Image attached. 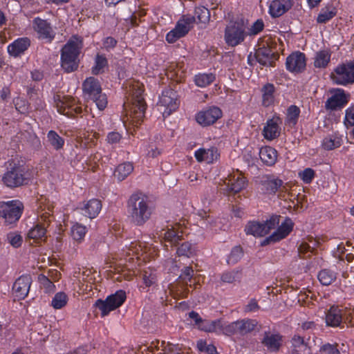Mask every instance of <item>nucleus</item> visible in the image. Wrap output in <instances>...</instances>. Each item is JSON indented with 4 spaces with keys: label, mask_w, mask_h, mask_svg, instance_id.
I'll list each match as a JSON object with an SVG mask.
<instances>
[{
    "label": "nucleus",
    "mask_w": 354,
    "mask_h": 354,
    "mask_svg": "<svg viewBox=\"0 0 354 354\" xmlns=\"http://www.w3.org/2000/svg\"><path fill=\"white\" fill-rule=\"evenodd\" d=\"M117 44L118 41L113 37H106L102 39V48L107 52L113 50Z\"/></svg>",
    "instance_id": "59"
},
{
    "label": "nucleus",
    "mask_w": 354,
    "mask_h": 354,
    "mask_svg": "<svg viewBox=\"0 0 354 354\" xmlns=\"http://www.w3.org/2000/svg\"><path fill=\"white\" fill-rule=\"evenodd\" d=\"M277 151L270 146L262 147L259 150V158L267 166L274 165L277 160Z\"/></svg>",
    "instance_id": "35"
},
{
    "label": "nucleus",
    "mask_w": 354,
    "mask_h": 354,
    "mask_svg": "<svg viewBox=\"0 0 354 354\" xmlns=\"http://www.w3.org/2000/svg\"><path fill=\"white\" fill-rule=\"evenodd\" d=\"M57 111L70 118H75L76 116L81 115L83 109L82 106L74 104V99L68 100H59L56 102Z\"/></svg>",
    "instance_id": "22"
},
{
    "label": "nucleus",
    "mask_w": 354,
    "mask_h": 354,
    "mask_svg": "<svg viewBox=\"0 0 354 354\" xmlns=\"http://www.w3.org/2000/svg\"><path fill=\"white\" fill-rule=\"evenodd\" d=\"M246 178L241 174L230 175L227 183V194L239 193L246 187Z\"/></svg>",
    "instance_id": "29"
},
{
    "label": "nucleus",
    "mask_w": 354,
    "mask_h": 354,
    "mask_svg": "<svg viewBox=\"0 0 354 354\" xmlns=\"http://www.w3.org/2000/svg\"><path fill=\"white\" fill-rule=\"evenodd\" d=\"M260 308L257 300L252 299L249 303L245 306L244 311L245 313L256 312Z\"/></svg>",
    "instance_id": "64"
},
{
    "label": "nucleus",
    "mask_w": 354,
    "mask_h": 354,
    "mask_svg": "<svg viewBox=\"0 0 354 354\" xmlns=\"http://www.w3.org/2000/svg\"><path fill=\"white\" fill-rule=\"evenodd\" d=\"M264 28V23L261 19L255 21L247 31L249 36L257 35L260 33Z\"/></svg>",
    "instance_id": "54"
},
{
    "label": "nucleus",
    "mask_w": 354,
    "mask_h": 354,
    "mask_svg": "<svg viewBox=\"0 0 354 354\" xmlns=\"http://www.w3.org/2000/svg\"><path fill=\"white\" fill-rule=\"evenodd\" d=\"M126 299V292L123 290H118L114 294L109 295L104 300L101 299L96 300L94 306L101 311V316L105 317L110 312L120 307Z\"/></svg>",
    "instance_id": "8"
},
{
    "label": "nucleus",
    "mask_w": 354,
    "mask_h": 354,
    "mask_svg": "<svg viewBox=\"0 0 354 354\" xmlns=\"http://www.w3.org/2000/svg\"><path fill=\"white\" fill-rule=\"evenodd\" d=\"M129 218L136 226H143L151 218L153 207L149 197L140 191L133 192L127 202Z\"/></svg>",
    "instance_id": "1"
},
{
    "label": "nucleus",
    "mask_w": 354,
    "mask_h": 354,
    "mask_svg": "<svg viewBox=\"0 0 354 354\" xmlns=\"http://www.w3.org/2000/svg\"><path fill=\"white\" fill-rule=\"evenodd\" d=\"M294 223L289 217H286L278 228L271 235L261 241L262 246L268 245L272 243H276L287 237L292 231Z\"/></svg>",
    "instance_id": "18"
},
{
    "label": "nucleus",
    "mask_w": 354,
    "mask_h": 354,
    "mask_svg": "<svg viewBox=\"0 0 354 354\" xmlns=\"http://www.w3.org/2000/svg\"><path fill=\"white\" fill-rule=\"evenodd\" d=\"M102 207V201L100 199L91 198L80 204L77 209L83 216L93 219L99 215Z\"/></svg>",
    "instance_id": "23"
},
{
    "label": "nucleus",
    "mask_w": 354,
    "mask_h": 354,
    "mask_svg": "<svg viewBox=\"0 0 354 354\" xmlns=\"http://www.w3.org/2000/svg\"><path fill=\"white\" fill-rule=\"evenodd\" d=\"M342 322V310L338 306L333 305L326 313V326L337 327Z\"/></svg>",
    "instance_id": "31"
},
{
    "label": "nucleus",
    "mask_w": 354,
    "mask_h": 354,
    "mask_svg": "<svg viewBox=\"0 0 354 354\" xmlns=\"http://www.w3.org/2000/svg\"><path fill=\"white\" fill-rule=\"evenodd\" d=\"M38 280L43 288L45 289V292L46 293H50L55 291V286L53 281L49 279L48 276L41 274L38 276Z\"/></svg>",
    "instance_id": "50"
},
{
    "label": "nucleus",
    "mask_w": 354,
    "mask_h": 354,
    "mask_svg": "<svg viewBox=\"0 0 354 354\" xmlns=\"http://www.w3.org/2000/svg\"><path fill=\"white\" fill-rule=\"evenodd\" d=\"M142 281L145 286H140V288L144 290L147 288H149L156 282V275L149 271L145 270L142 274Z\"/></svg>",
    "instance_id": "53"
},
{
    "label": "nucleus",
    "mask_w": 354,
    "mask_h": 354,
    "mask_svg": "<svg viewBox=\"0 0 354 354\" xmlns=\"http://www.w3.org/2000/svg\"><path fill=\"white\" fill-rule=\"evenodd\" d=\"M32 283L30 274H26L19 277L12 285V292L19 300L24 299L28 295Z\"/></svg>",
    "instance_id": "21"
},
{
    "label": "nucleus",
    "mask_w": 354,
    "mask_h": 354,
    "mask_svg": "<svg viewBox=\"0 0 354 354\" xmlns=\"http://www.w3.org/2000/svg\"><path fill=\"white\" fill-rule=\"evenodd\" d=\"M300 109L296 105H290L286 111V116L285 119L286 124L290 127H295L299 120L300 115Z\"/></svg>",
    "instance_id": "42"
},
{
    "label": "nucleus",
    "mask_w": 354,
    "mask_h": 354,
    "mask_svg": "<svg viewBox=\"0 0 354 354\" xmlns=\"http://www.w3.org/2000/svg\"><path fill=\"white\" fill-rule=\"evenodd\" d=\"M259 187L261 193L268 196L279 195L285 189L284 182L273 174L263 176Z\"/></svg>",
    "instance_id": "13"
},
{
    "label": "nucleus",
    "mask_w": 354,
    "mask_h": 354,
    "mask_svg": "<svg viewBox=\"0 0 354 354\" xmlns=\"http://www.w3.org/2000/svg\"><path fill=\"white\" fill-rule=\"evenodd\" d=\"M84 46L83 37L73 35L60 50V66L66 73L76 71L80 66V56Z\"/></svg>",
    "instance_id": "2"
},
{
    "label": "nucleus",
    "mask_w": 354,
    "mask_h": 354,
    "mask_svg": "<svg viewBox=\"0 0 354 354\" xmlns=\"http://www.w3.org/2000/svg\"><path fill=\"white\" fill-rule=\"evenodd\" d=\"M337 14V9L333 4H328L321 8L318 14L316 21L317 24H326L334 18Z\"/></svg>",
    "instance_id": "37"
},
{
    "label": "nucleus",
    "mask_w": 354,
    "mask_h": 354,
    "mask_svg": "<svg viewBox=\"0 0 354 354\" xmlns=\"http://www.w3.org/2000/svg\"><path fill=\"white\" fill-rule=\"evenodd\" d=\"M133 165L130 162H124L118 165L114 170V176L118 181L126 179L133 171Z\"/></svg>",
    "instance_id": "39"
},
{
    "label": "nucleus",
    "mask_w": 354,
    "mask_h": 354,
    "mask_svg": "<svg viewBox=\"0 0 354 354\" xmlns=\"http://www.w3.org/2000/svg\"><path fill=\"white\" fill-rule=\"evenodd\" d=\"M332 52L329 48L317 51L313 58V66L316 68H326L331 60Z\"/></svg>",
    "instance_id": "30"
},
{
    "label": "nucleus",
    "mask_w": 354,
    "mask_h": 354,
    "mask_svg": "<svg viewBox=\"0 0 354 354\" xmlns=\"http://www.w3.org/2000/svg\"><path fill=\"white\" fill-rule=\"evenodd\" d=\"M8 243L15 248H19L23 242L22 236L15 232H10L7 234Z\"/></svg>",
    "instance_id": "55"
},
{
    "label": "nucleus",
    "mask_w": 354,
    "mask_h": 354,
    "mask_svg": "<svg viewBox=\"0 0 354 354\" xmlns=\"http://www.w3.org/2000/svg\"><path fill=\"white\" fill-rule=\"evenodd\" d=\"M47 140L52 148L56 151L62 149L65 143L64 139L54 130H50L47 133Z\"/></svg>",
    "instance_id": "41"
},
{
    "label": "nucleus",
    "mask_w": 354,
    "mask_h": 354,
    "mask_svg": "<svg viewBox=\"0 0 354 354\" xmlns=\"http://www.w3.org/2000/svg\"><path fill=\"white\" fill-rule=\"evenodd\" d=\"M336 273L329 269H323L318 273L317 278L324 286L330 285L336 279Z\"/></svg>",
    "instance_id": "44"
},
{
    "label": "nucleus",
    "mask_w": 354,
    "mask_h": 354,
    "mask_svg": "<svg viewBox=\"0 0 354 354\" xmlns=\"http://www.w3.org/2000/svg\"><path fill=\"white\" fill-rule=\"evenodd\" d=\"M262 344L270 353H277L283 344V336L279 333L266 331L261 340Z\"/></svg>",
    "instance_id": "27"
},
{
    "label": "nucleus",
    "mask_w": 354,
    "mask_h": 354,
    "mask_svg": "<svg viewBox=\"0 0 354 354\" xmlns=\"http://www.w3.org/2000/svg\"><path fill=\"white\" fill-rule=\"evenodd\" d=\"M68 297L64 292H57L51 301V306L55 309H62L68 302Z\"/></svg>",
    "instance_id": "48"
},
{
    "label": "nucleus",
    "mask_w": 354,
    "mask_h": 354,
    "mask_svg": "<svg viewBox=\"0 0 354 354\" xmlns=\"http://www.w3.org/2000/svg\"><path fill=\"white\" fill-rule=\"evenodd\" d=\"M299 176L304 183L309 184L314 179L315 172L313 169L308 167L299 172Z\"/></svg>",
    "instance_id": "57"
},
{
    "label": "nucleus",
    "mask_w": 354,
    "mask_h": 354,
    "mask_svg": "<svg viewBox=\"0 0 354 354\" xmlns=\"http://www.w3.org/2000/svg\"><path fill=\"white\" fill-rule=\"evenodd\" d=\"M210 332L216 335H223L228 336V333L226 332L227 328L229 326V323L225 322L223 319H216L211 320Z\"/></svg>",
    "instance_id": "43"
},
{
    "label": "nucleus",
    "mask_w": 354,
    "mask_h": 354,
    "mask_svg": "<svg viewBox=\"0 0 354 354\" xmlns=\"http://www.w3.org/2000/svg\"><path fill=\"white\" fill-rule=\"evenodd\" d=\"M223 116L222 110L216 106H207L195 115L196 122L203 127L215 124Z\"/></svg>",
    "instance_id": "15"
},
{
    "label": "nucleus",
    "mask_w": 354,
    "mask_h": 354,
    "mask_svg": "<svg viewBox=\"0 0 354 354\" xmlns=\"http://www.w3.org/2000/svg\"><path fill=\"white\" fill-rule=\"evenodd\" d=\"M319 352L322 354H340L339 349L337 348V344H332L326 343L323 344L320 348Z\"/></svg>",
    "instance_id": "58"
},
{
    "label": "nucleus",
    "mask_w": 354,
    "mask_h": 354,
    "mask_svg": "<svg viewBox=\"0 0 354 354\" xmlns=\"http://www.w3.org/2000/svg\"><path fill=\"white\" fill-rule=\"evenodd\" d=\"M258 325L254 319L243 318L229 323L226 332L228 337L234 335L245 336L253 332Z\"/></svg>",
    "instance_id": "12"
},
{
    "label": "nucleus",
    "mask_w": 354,
    "mask_h": 354,
    "mask_svg": "<svg viewBox=\"0 0 354 354\" xmlns=\"http://www.w3.org/2000/svg\"><path fill=\"white\" fill-rule=\"evenodd\" d=\"M84 95L88 99L93 100L99 110H104L108 104L107 97L102 92L100 82L94 77H87L82 84Z\"/></svg>",
    "instance_id": "4"
},
{
    "label": "nucleus",
    "mask_w": 354,
    "mask_h": 354,
    "mask_svg": "<svg viewBox=\"0 0 354 354\" xmlns=\"http://www.w3.org/2000/svg\"><path fill=\"white\" fill-rule=\"evenodd\" d=\"M243 254V249L240 245L234 246L231 250L227 259V263L229 265H234L241 260Z\"/></svg>",
    "instance_id": "49"
},
{
    "label": "nucleus",
    "mask_w": 354,
    "mask_h": 354,
    "mask_svg": "<svg viewBox=\"0 0 354 354\" xmlns=\"http://www.w3.org/2000/svg\"><path fill=\"white\" fill-rule=\"evenodd\" d=\"M182 37H183L182 34L176 30V28L174 27L172 30L167 33L165 39L168 43L174 44Z\"/></svg>",
    "instance_id": "60"
},
{
    "label": "nucleus",
    "mask_w": 354,
    "mask_h": 354,
    "mask_svg": "<svg viewBox=\"0 0 354 354\" xmlns=\"http://www.w3.org/2000/svg\"><path fill=\"white\" fill-rule=\"evenodd\" d=\"M24 205L18 200L0 201V218L6 225H15L21 218Z\"/></svg>",
    "instance_id": "7"
},
{
    "label": "nucleus",
    "mask_w": 354,
    "mask_h": 354,
    "mask_svg": "<svg viewBox=\"0 0 354 354\" xmlns=\"http://www.w3.org/2000/svg\"><path fill=\"white\" fill-rule=\"evenodd\" d=\"M194 276V270L191 266L185 267L181 272L179 279L186 285L192 281Z\"/></svg>",
    "instance_id": "56"
},
{
    "label": "nucleus",
    "mask_w": 354,
    "mask_h": 354,
    "mask_svg": "<svg viewBox=\"0 0 354 354\" xmlns=\"http://www.w3.org/2000/svg\"><path fill=\"white\" fill-rule=\"evenodd\" d=\"M177 254L178 256H184L190 257L194 253V248L192 245L189 242H185L180 245L177 249Z\"/></svg>",
    "instance_id": "51"
},
{
    "label": "nucleus",
    "mask_w": 354,
    "mask_h": 354,
    "mask_svg": "<svg viewBox=\"0 0 354 354\" xmlns=\"http://www.w3.org/2000/svg\"><path fill=\"white\" fill-rule=\"evenodd\" d=\"M14 104L17 111H18L21 113H24L28 110V106L26 103V101L21 99L17 98L14 100Z\"/></svg>",
    "instance_id": "63"
},
{
    "label": "nucleus",
    "mask_w": 354,
    "mask_h": 354,
    "mask_svg": "<svg viewBox=\"0 0 354 354\" xmlns=\"http://www.w3.org/2000/svg\"><path fill=\"white\" fill-rule=\"evenodd\" d=\"M287 71L292 73H301L306 68V57L304 53L295 51L290 54L286 60Z\"/></svg>",
    "instance_id": "20"
},
{
    "label": "nucleus",
    "mask_w": 354,
    "mask_h": 354,
    "mask_svg": "<svg viewBox=\"0 0 354 354\" xmlns=\"http://www.w3.org/2000/svg\"><path fill=\"white\" fill-rule=\"evenodd\" d=\"M180 100L177 92L171 88H165L162 91L159 97L158 105L164 107V117L170 115L179 106Z\"/></svg>",
    "instance_id": "16"
},
{
    "label": "nucleus",
    "mask_w": 354,
    "mask_h": 354,
    "mask_svg": "<svg viewBox=\"0 0 354 354\" xmlns=\"http://www.w3.org/2000/svg\"><path fill=\"white\" fill-rule=\"evenodd\" d=\"M344 124L346 127V129H348L350 127L354 128V105L348 106L345 110Z\"/></svg>",
    "instance_id": "52"
},
{
    "label": "nucleus",
    "mask_w": 354,
    "mask_h": 354,
    "mask_svg": "<svg viewBox=\"0 0 354 354\" xmlns=\"http://www.w3.org/2000/svg\"><path fill=\"white\" fill-rule=\"evenodd\" d=\"M279 224V217L272 216L269 219L261 223L257 221H250L245 226L244 231L247 235L262 237L268 234L271 230Z\"/></svg>",
    "instance_id": "10"
},
{
    "label": "nucleus",
    "mask_w": 354,
    "mask_h": 354,
    "mask_svg": "<svg viewBox=\"0 0 354 354\" xmlns=\"http://www.w3.org/2000/svg\"><path fill=\"white\" fill-rule=\"evenodd\" d=\"M247 36L246 27L243 19L230 21L225 28L224 40L229 46H237L245 41Z\"/></svg>",
    "instance_id": "5"
},
{
    "label": "nucleus",
    "mask_w": 354,
    "mask_h": 354,
    "mask_svg": "<svg viewBox=\"0 0 354 354\" xmlns=\"http://www.w3.org/2000/svg\"><path fill=\"white\" fill-rule=\"evenodd\" d=\"M71 233L75 241L81 242L87 233V228L85 225L76 222L72 225Z\"/></svg>",
    "instance_id": "45"
},
{
    "label": "nucleus",
    "mask_w": 354,
    "mask_h": 354,
    "mask_svg": "<svg viewBox=\"0 0 354 354\" xmlns=\"http://www.w3.org/2000/svg\"><path fill=\"white\" fill-rule=\"evenodd\" d=\"M195 19L198 20L197 23L207 24L210 19V11L205 6L196 7L194 10Z\"/></svg>",
    "instance_id": "47"
},
{
    "label": "nucleus",
    "mask_w": 354,
    "mask_h": 354,
    "mask_svg": "<svg viewBox=\"0 0 354 354\" xmlns=\"http://www.w3.org/2000/svg\"><path fill=\"white\" fill-rule=\"evenodd\" d=\"M291 347L299 349L302 346H306L307 344L305 342L304 337L299 335H294L291 339Z\"/></svg>",
    "instance_id": "62"
},
{
    "label": "nucleus",
    "mask_w": 354,
    "mask_h": 354,
    "mask_svg": "<svg viewBox=\"0 0 354 354\" xmlns=\"http://www.w3.org/2000/svg\"><path fill=\"white\" fill-rule=\"evenodd\" d=\"M51 217L49 213L42 214L37 223L29 230L28 237L36 241H45L46 239L47 228L51 223Z\"/></svg>",
    "instance_id": "17"
},
{
    "label": "nucleus",
    "mask_w": 354,
    "mask_h": 354,
    "mask_svg": "<svg viewBox=\"0 0 354 354\" xmlns=\"http://www.w3.org/2000/svg\"><path fill=\"white\" fill-rule=\"evenodd\" d=\"M351 95L341 88H332L328 90V97L324 107L328 111H339L348 103Z\"/></svg>",
    "instance_id": "11"
},
{
    "label": "nucleus",
    "mask_w": 354,
    "mask_h": 354,
    "mask_svg": "<svg viewBox=\"0 0 354 354\" xmlns=\"http://www.w3.org/2000/svg\"><path fill=\"white\" fill-rule=\"evenodd\" d=\"M241 278V272L237 270L223 272L221 275V281L224 283H232L239 281Z\"/></svg>",
    "instance_id": "46"
},
{
    "label": "nucleus",
    "mask_w": 354,
    "mask_h": 354,
    "mask_svg": "<svg viewBox=\"0 0 354 354\" xmlns=\"http://www.w3.org/2000/svg\"><path fill=\"white\" fill-rule=\"evenodd\" d=\"M109 68V62L104 54L97 53L94 59V64L91 68V73L94 75L102 74Z\"/></svg>",
    "instance_id": "38"
},
{
    "label": "nucleus",
    "mask_w": 354,
    "mask_h": 354,
    "mask_svg": "<svg viewBox=\"0 0 354 354\" xmlns=\"http://www.w3.org/2000/svg\"><path fill=\"white\" fill-rule=\"evenodd\" d=\"M330 77L335 84L348 86L354 84V61H347L337 64Z\"/></svg>",
    "instance_id": "6"
},
{
    "label": "nucleus",
    "mask_w": 354,
    "mask_h": 354,
    "mask_svg": "<svg viewBox=\"0 0 354 354\" xmlns=\"http://www.w3.org/2000/svg\"><path fill=\"white\" fill-rule=\"evenodd\" d=\"M27 172L24 165L19 162L8 160L6 162V171L1 176L3 184L9 188L22 186L28 180Z\"/></svg>",
    "instance_id": "3"
},
{
    "label": "nucleus",
    "mask_w": 354,
    "mask_h": 354,
    "mask_svg": "<svg viewBox=\"0 0 354 354\" xmlns=\"http://www.w3.org/2000/svg\"><path fill=\"white\" fill-rule=\"evenodd\" d=\"M194 157L199 162H205L207 164H212L219 158L220 153L216 147L208 149L199 148L194 151Z\"/></svg>",
    "instance_id": "28"
},
{
    "label": "nucleus",
    "mask_w": 354,
    "mask_h": 354,
    "mask_svg": "<svg viewBox=\"0 0 354 354\" xmlns=\"http://www.w3.org/2000/svg\"><path fill=\"white\" fill-rule=\"evenodd\" d=\"M261 105L265 108L274 106L277 102L279 94L277 88L272 84L267 82L263 85L261 90Z\"/></svg>",
    "instance_id": "24"
},
{
    "label": "nucleus",
    "mask_w": 354,
    "mask_h": 354,
    "mask_svg": "<svg viewBox=\"0 0 354 354\" xmlns=\"http://www.w3.org/2000/svg\"><path fill=\"white\" fill-rule=\"evenodd\" d=\"M122 138V134L117 131H111L107 134L106 141L110 145L118 144Z\"/></svg>",
    "instance_id": "61"
},
{
    "label": "nucleus",
    "mask_w": 354,
    "mask_h": 354,
    "mask_svg": "<svg viewBox=\"0 0 354 354\" xmlns=\"http://www.w3.org/2000/svg\"><path fill=\"white\" fill-rule=\"evenodd\" d=\"M294 5V0H272L268 6V13L272 18H278L288 12Z\"/></svg>",
    "instance_id": "26"
},
{
    "label": "nucleus",
    "mask_w": 354,
    "mask_h": 354,
    "mask_svg": "<svg viewBox=\"0 0 354 354\" xmlns=\"http://www.w3.org/2000/svg\"><path fill=\"white\" fill-rule=\"evenodd\" d=\"M31 45L30 39L27 37H19L8 45L7 51L10 56L17 58L23 55Z\"/></svg>",
    "instance_id": "25"
},
{
    "label": "nucleus",
    "mask_w": 354,
    "mask_h": 354,
    "mask_svg": "<svg viewBox=\"0 0 354 354\" xmlns=\"http://www.w3.org/2000/svg\"><path fill=\"white\" fill-rule=\"evenodd\" d=\"M196 19L191 15H183L175 25L176 30L185 37L193 28Z\"/></svg>",
    "instance_id": "34"
},
{
    "label": "nucleus",
    "mask_w": 354,
    "mask_h": 354,
    "mask_svg": "<svg viewBox=\"0 0 354 354\" xmlns=\"http://www.w3.org/2000/svg\"><path fill=\"white\" fill-rule=\"evenodd\" d=\"M255 57L261 65L269 66L274 62L275 54L270 47L263 46L257 50Z\"/></svg>",
    "instance_id": "33"
},
{
    "label": "nucleus",
    "mask_w": 354,
    "mask_h": 354,
    "mask_svg": "<svg viewBox=\"0 0 354 354\" xmlns=\"http://www.w3.org/2000/svg\"><path fill=\"white\" fill-rule=\"evenodd\" d=\"M164 239L171 245L178 244L183 239V231L180 229V225L176 223L175 225H171V228H168L164 233Z\"/></svg>",
    "instance_id": "36"
},
{
    "label": "nucleus",
    "mask_w": 354,
    "mask_h": 354,
    "mask_svg": "<svg viewBox=\"0 0 354 354\" xmlns=\"http://www.w3.org/2000/svg\"><path fill=\"white\" fill-rule=\"evenodd\" d=\"M342 143V135L336 131L324 138L322 141V147L324 150L331 151L339 148Z\"/></svg>",
    "instance_id": "32"
},
{
    "label": "nucleus",
    "mask_w": 354,
    "mask_h": 354,
    "mask_svg": "<svg viewBox=\"0 0 354 354\" xmlns=\"http://www.w3.org/2000/svg\"><path fill=\"white\" fill-rule=\"evenodd\" d=\"M32 28L37 35V38L46 44H51L55 38L56 32L47 19L39 17H35L32 20Z\"/></svg>",
    "instance_id": "14"
},
{
    "label": "nucleus",
    "mask_w": 354,
    "mask_h": 354,
    "mask_svg": "<svg viewBox=\"0 0 354 354\" xmlns=\"http://www.w3.org/2000/svg\"><path fill=\"white\" fill-rule=\"evenodd\" d=\"M144 90L139 86L132 94V104L130 112L131 122L136 127L142 124L145 117L147 104L142 97Z\"/></svg>",
    "instance_id": "9"
},
{
    "label": "nucleus",
    "mask_w": 354,
    "mask_h": 354,
    "mask_svg": "<svg viewBox=\"0 0 354 354\" xmlns=\"http://www.w3.org/2000/svg\"><path fill=\"white\" fill-rule=\"evenodd\" d=\"M283 119L278 113H274L272 117L268 119L262 131L263 138L269 141H272L281 135V124Z\"/></svg>",
    "instance_id": "19"
},
{
    "label": "nucleus",
    "mask_w": 354,
    "mask_h": 354,
    "mask_svg": "<svg viewBox=\"0 0 354 354\" xmlns=\"http://www.w3.org/2000/svg\"><path fill=\"white\" fill-rule=\"evenodd\" d=\"M216 80V75L213 73H198L194 75V81L198 87L205 88Z\"/></svg>",
    "instance_id": "40"
}]
</instances>
